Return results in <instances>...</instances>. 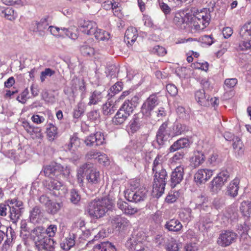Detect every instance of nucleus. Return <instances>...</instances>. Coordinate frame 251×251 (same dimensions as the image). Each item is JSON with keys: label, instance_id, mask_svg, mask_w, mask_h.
Returning a JSON list of instances; mask_svg holds the SVG:
<instances>
[{"label": "nucleus", "instance_id": "f257e3e1", "mask_svg": "<svg viewBox=\"0 0 251 251\" xmlns=\"http://www.w3.org/2000/svg\"><path fill=\"white\" fill-rule=\"evenodd\" d=\"M45 175L50 177L46 187L52 191V194L55 196L64 195L67 191V188L59 180L67 179L70 174V169L68 166H63L60 164L53 163L45 167Z\"/></svg>", "mask_w": 251, "mask_h": 251}, {"label": "nucleus", "instance_id": "f03ea898", "mask_svg": "<svg viewBox=\"0 0 251 251\" xmlns=\"http://www.w3.org/2000/svg\"><path fill=\"white\" fill-rule=\"evenodd\" d=\"M159 103L158 98L154 95H151L142 105V114L152 119L159 120L160 117L165 116L166 113L163 108L158 107Z\"/></svg>", "mask_w": 251, "mask_h": 251}, {"label": "nucleus", "instance_id": "7ed1b4c3", "mask_svg": "<svg viewBox=\"0 0 251 251\" xmlns=\"http://www.w3.org/2000/svg\"><path fill=\"white\" fill-rule=\"evenodd\" d=\"M31 238L39 250L53 251L54 249V241L46 235L45 229L42 226L35 228L31 231Z\"/></svg>", "mask_w": 251, "mask_h": 251}, {"label": "nucleus", "instance_id": "20e7f679", "mask_svg": "<svg viewBox=\"0 0 251 251\" xmlns=\"http://www.w3.org/2000/svg\"><path fill=\"white\" fill-rule=\"evenodd\" d=\"M112 200L107 198L95 199L89 203L87 211L93 218H100L112 208Z\"/></svg>", "mask_w": 251, "mask_h": 251}, {"label": "nucleus", "instance_id": "39448f33", "mask_svg": "<svg viewBox=\"0 0 251 251\" xmlns=\"http://www.w3.org/2000/svg\"><path fill=\"white\" fill-rule=\"evenodd\" d=\"M140 186L138 180H132L130 182V188L125 191L126 199L129 201L137 203L144 201L147 197V190Z\"/></svg>", "mask_w": 251, "mask_h": 251}, {"label": "nucleus", "instance_id": "423d86ee", "mask_svg": "<svg viewBox=\"0 0 251 251\" xmlns=\"http://www.w3.org/2000/svg\"><path fill=\"white\" fill-rule=\"evenodd\" d=\"M77 180L79 183L83 182L84 176L89 183L97 184L100 180V173L91 163H87L81 166L77 171Z\"/></svg>", "mask_w": 251, "mask_h": 251}, {"label": "nucleus", "instance_id": "0eeeda50", "mask_svg": "<svg viewBox=\"0 0 251 251\" xmlns=\"http://www.w3.org/2000/svg\"><path fill=\"white\" fill-rule=\"evenodd\" d=\"M154 173L152 195L156 198H159L164 193L168 178L167 173L164 168L159 171H154Z\"/></svg>", "mask_w": 251, "mask_h": 251}, {"label": "nucleus", "instance_id": "6e6552de", "mask_svg": "<svg viewBox=\"0 0 251 251\" xmlns=\"http://www.w3.org/2000/svg\"><path fill=\"white\" fill-rule=\"evenodd\" d=\"M170 136H172L171 127H168L167 122H165L160 126L157 132L156 142L158 146H156V148H160L165 144Z\"/></svg>", "mask_w": 251, "mask_h": 251}, {"label": "nucleus", "instance_id": "1a4fd4ad", "mask_svg": "<svg viewBox=\"0 0 251 251\" xmlns=\"http://www.w3.org/2000/svg\"><path fill=\"white\" fill-rule=\"evenodd\" d=\"M237 236V234L232 230H223L220 234L217 242L219 246L226 247L235 242Z\"/></svg>", "mask_w": 251, "mask_h": 251}, {"label": "nucleus", "instance_id": "9d476101", "mask_svg": "<svg viewBox=\"0 0 251 251\" xmlns=\"http://www.w3.org/2000/svg\"><path fill=\"white\" fill-rule=\"evenodd\" d=\"M191 15L184 13H176L173 20L174 23L181 29H190Z\"/></svg>", "mask_w": 251, "mask_h": 251}, {"label": "nucleus", "instance_id": "9b49d317", "mask_svg": "<svg viewBox=\"0 0 251 251\" xmlns=\"http://www.w3.org/2000/svg\"><path fill=\"white\" fill-rule=\"evenodd\" d=\"M48 19V17H45L41 19L39 22H33L30 27L31 30L34 32L37 33L40 36H44L46 34L45 30L48 28L49 25Z\"/></svg>", "mask_w": 251, "mask_h": 251}, {"label": "nucleus", "instance_id": "f8f14e48", "mask_svg": "<svg viewBox=\"0 0 251 251\" xmlns=\"http://www.w3.org/2000/svg\"><path fill=\"white\" fill-rule=\"evenodd\" d=\"M8 202L12 211L11 216L17 222L22 215V210L24 208L23 203L22 201L16 199L8 201Z\"/></svg>", "mask_w": 251, "mask_h": 251}, {"label": "nucleus", "instance_id": "ddd939ff", "mask_svg": "<svg viewBox=\"0 0 251 251\" xmlns=\"http://www.w3.org/2000/svg\"><path fill=\"white\" fill-rule=\"evenodd\" d=\"M213 175V171L210 169H203L199 170L195 174L194 179L197 184L205 183Z\"/></svg>", "mask_w": 251, "mask_h": 251}, {"label": "nucleus", "instance_id": "4468645a", "mask_svg": "<svg viewBox=\"0 0 251 251\" xmlns=\"http://www.w3.org/2000/svg\"><path fill=\"white\" fill-rule=\"evenodd\" d=\"M111 224L113 227L117 230H124L130 225L129 221L126 218L120 215L112 217Z\"/></svg>", "mask_w": 251, "mask_h": 251}, {"label": "nucleus", "instance_id": "2eb2a0df", "mask_svg": "<svg viewBox=\"0 0 251 251\" xmlns=\"http://www.w3.org/2000/svg\"><path fill=\"white\" fill-rule=\"evenodd\" d=\"M210 13V10L209 8H203L201 10H198L195 15H193L195 17V19H197L199 21L201 20L203 22L202 25H201V26L198 25L199 28H205L208 25L211 19Z\"/></svg>", "mask_w": 251, "mask_h": 251}, {"label": "nucleus", "instance_id": "dca6fc26", "mask_svg": "<svg viewBox=\"0 0 251 251\" xmlns=\"http://www.w3.org/2000/svg\"><path fill=\"white\" fill-rule=\"evenodd\" d=\"M105 139L103 133L97 132L94 134L88 136L84 140L87 146H100L104 143Z\"/></svg>", "mask_w": 251, "mask_h": 251}, {"label": "nucleus", "instance_id": "f3484780", "mask_svg": "<svg viewBox=\"0 0 251 251\" xmlns=\"http://www.w3.org/2000/svg\"><path fill=\"white\" fill-rule=\"evenodd\" d=\"M184 176V167L182 166L176 167L171 176V185L175 187L182 180Z\"/></svg>", "mask_w": 251, "mask_h": 251}, {"label": "nucleus", "instance_id": "a211bd4d", "mask_svg": "<svg viewBox=\"0 0 251 251\" xmlns=\"http://www.w3.org/2000/svg\"><path fill=\"white\" fill-rule=\"evenodd\" d=\"M79 29L83 33L87 35H92L95 33L97 29V24L91 21H83L79 23Z\"/></svg>", "mask_w": 251, "mask_h": 251}, {"label": "nucleus", "instance_id": "6ab92c4d", "mask_svg": "<svg viewBox=\"0 0 251 251\" xmlns=\"http://www.w3.org/2000/svg\"><path fill=\"white\" fill-rule=\"evenodd\" d=\"M117 205L126 215H133L138 211V209L137 208L133 207L126 201L121 200H118Z\"/></svg>", "mask_w": 251, "mask_h": 251}, {"label": "nucleus", "instance_id": "aec40b11", "mask_svg": "<svg viewBox=\"0 0 251 251\" xmlns=\"http://www.w3.org/2000/svg\"><path fill=\"white\" fill-rule=\"evenodd\" d=\"M137 30L135 27H128L125 33V41L128 44L132 45L137 38Z\"/></svg>", "mask_w": 251, "mask_h": 251}, {"label": "nucleus", "instance_id": "412c9836", "mask_svg": "<svg viewBox=\"0 0 251 251\" xmlns=\"http://www.w3.org/2000/svg\"><path fill=\"white\" fill-rule=\"evenodd\" d=\"M209 97L206 95L205 91L203 89L197 91L195 93V99L201 105L208 106L210 102L209 101Z\"/></svg>", "mask_w": 251, "mask_h": 251}, {"label": "nucleus", "instance_id": "4be33fe9", "mask_svg": "<svg viewBox=\"0 0 251 251\" xmlns=\"http://www.w3.org/2000/svg\"><path fill=\"white\" fill-rule=\"evenodd\" d=\"M189 146V141L186 138H182L175 142L170 147V152H174L181 149L187 148Z\"/></svg>", "mask_w": 251, "mask_h": 251}, {"label": "nucleus", "instance_id": "5701e85b", "mask_svg": "<svg viewBox=\"0 0 251 251\" xmlns=\"http://www.w3.org/2000/svg\"><path fill=\"white\" fill-rule=\"evenodd\" d=\"M226 182V179L224 180L221 178V176L215 177L210 183V191L214 193H218Z\"/></svg>", "mask_w": 251, "mask_h": 251}, {"label": "nucleus", "instance_id": "b1692460", "mask_svg": "<svg viewBox=\"0 0 251 251\" xmlns=\"http://www.w3.org/2000/svg\"><path fill=\"white\" fill-rule=\"evenodd\" d=\"M205 161V156L202 152L196 151L194 155L191 158L190 162L191 165L194 168H197L201 165Z\"/></svg>", "mask_w": 251, "mask_h": 251}, {"label": "nucleus", "instance_id": "393cba45", "mask_svg": "<svg viewBox=\"0 0 251 251\" xmlns=\"http://www.w3.org/2000/svg\"><path fill=\"white\" fill-rule=\"evenodd\" d=\"M165 227L169 231L178 232L183 226L178 220L173 219L166 222Z\"/></svg>", "mask_w": 251, "mask_h": 251}, {"label": "nucleus", "instance_id": "a878e982", "mask_svg": "<svg viewBox=\"0 0 251 251\" xmlns=\"http://www.w3.org/2000/svg\"><path fill=\"white\" fill-rule=\"evenodd\" d=\"M239 184V179L238 178H235L233 179L229 184L227 187L226 191L227 195L230 196L231 197H235L238 193V190L239 189L238 185Z\"/></svg>", "mask_w": 251, "mask_h": 251}, {"label": "nucleus", "instance_id": "bb28decb", "mask_svg": "<svg viewBox=\"0 0 251 251\" xmlns=\"http://www.w3.org/2000/svg\"><path fill=\"white\" fill-rule=\"evenodd\" d=\"M93 251H116L114 245L109 242H101L94 248Z\"/></svg>", "mask_w": 251, "mask_h": 251}, {"label": "nucleus", "instance_id": "cd10ccee", "mask_svg": "<svg viewBox=\"0 0 251 251\" xmlns=\"http://www.w3.org/2000/svg\"><path fill=\"white\" fill-rule=\"evenodd\" d=\"M104 95L103 93L97 90L95 91L89 98L88 104L91 105L99 103L104 98Z\"/></svg>", "mask_w": 251, "mask_h": 251}, {"label": "nucleus", "instance_id": "c85d7f7f", "mask_svg": "<svg viewBox=\"0 0 251 251\" xmlns=\"http://www.w3.org/2000/svg\"><path fill=\"white\" fill-rule=\"evenodd\" d=\"M75 244L74 240V235H70L69 237L65 239L60 244L62 249L65 251L69 250L71 248L73 247Z\"/></svg>", "mask_w": 251, "mask_h": 251}, {"label": "nucleus", "instance_id": "c756f323", "mask_svg": "<svg viewBox=\"0 0 251 251\" xmlns=\"http://www.w3.org/2000/svg\"><path fill=\"white\" fill-rule=\"evenodd\" d=\"M172 136H176L183 133L186 129L185 126L178 123H175L171 127Z\"/></svg>", "mask_w": 251, "mask_h": 251}, {"label": "nucleus", "instance_id": "7c9ffc66", "mask_svg": "<svg viewBox=\"0 0 251 251\" xmlns=\"http://www.w3.org/2000/svg\"><path fill=\"white\" fill-rule=\"evenodd\" d=\"M240 210L245 216H251V202L249 201H243L240 206Z\"/></svg>", "mask_w": 251, "mask_h": 251}, {"label": "nucleus", "instance_id": "2f4dec72", "mask_svg": "<svg viewBox=\"0 0 251 251\" xmlns=\"http://www.w3.org/2000/svg\"><path fill=\"white\" fill-rule=\"evenodd\" d=\"M1 16L10 21H13L17 17V14L12 8L7 7L1 11Z\"/></svg>", "mask_w": 251, "mask_h": 251}, {"label": "nucleus", "instance_id": "473e14b6", "mask_svg": "<svg viewBox=\"0 0 251 251\" xmlns=\"http://www.w3.org/2000/svg\"><path fill=\"white\" fill-rule=\"evenodd\" d=\"M116 110L114 103L111 101L106 102L102 106L103 113L105 115H108L113 114Z\"/></svg>", "mask_w": 251, "mask_h": 251}, {"label": "nucleus", "instance_id": "72a5a7b5", "mask_svg": "<svg viewBox=\"0 0 251 251\" xmlns=\"http://www.w3.org/2000/svg\"><path fill=\"white\" fill-rule=\"evenodd\" d=\"M191 15L190 22V28H191V31H196L202 30L205 28H199L198 25L201 26L203 23L201 20H197L195 19V17L193 16L192 14Z\"/></svg>", "mask_w": 251, "mask_h": 251}, {"label": "nucleus", "instance_id": "f704fd0d", "mask_svg": "<svg viewBox=\"0 0 251 251\" xmlns=\"http://www.w3.org/2000/svg\"><path fill=\"white\" fill-rule=\"evenodd\" d=\"M94 35L96 39L101 41L108 40L110 38V34L101 29H96Z\"/></svg>", "mask_w": 251, "mask_h": 251}, {"label": "nucleus", "instance_id": "c9c22d12", "mask_svg": "<svg viewBox=\"0 0 251 251\" xmlns=\"http://www.w3.org/2000/svg\"><path fill=\"white\" fill-rule=\"evenodd\" d=\"M61 206L60 203L53 202L50 201L46 208L48 213L54 214L59 210Z\"/></svg>", "mask_w": 251, "mask_h": 251}, {"label": "nucleus", "instance_id": "e433bc0d", "mask_svg": "<svg viewBox=\"0 0 251 251\" xmlns=\"http://www.w3.org/2000/svg\"><path fill=\"white\" fill-rule=\"evenodd\" d=\"M8 212V218L10 219V220L14 224L16 223V220H15L13 217L11 216V213L12 214V211L10 207L9 206L8 203L7 205H3L0 206V215L1 216H7V212Z\"/></svg>", "mask_w": 251, "mask_h": 251}, {"label": "nucleus", "instance_id": "4c0bfd02", "mask_svg": "<svg viewBox=\"0 0 251 251\" xmlns=\"http://www.w3.org/2000/svg\"><path fill=\"white\" fill-rule=\"evenodd\" d=\"M80 50L84 56H92L95 53L93 48L90 47L86 43H84L80 47Z\"/></svg>", "mask_w": 251, "mask_h": 251}, {"label": "nucleus", "instance_id": "58836bf2", "mask_svg": "<svg viewBox=\"0 0 251 251\" xmlns=\"http://www.w3.org/2000/svg\"><path fill=\"white\" fill-rule=\"evenodd\" d=\"M6 230V237L7 239L4 242V246L5 248L6 246H9L12 243L13 239L15 238V234L14 231L13 230L11 227L7 228L5 229Z\"/></svg>", "mask_w": 251, "mask_h": 251}, {"label": "nucleus", "instance_id": "ea45409f", "mask_svg": "<svg viewBox=\"0 0 251 251\" xmlns=\"http://www.w3.org/2000/svg\"><path fill=\"white\" fill-rule=\"evenodd\" d=\"M238 83L236 78H226L224 82V88L225 90H229L233 88Z\"/></svg>", "mask_w": 251, "mask_h": 251}, {"label": "nucleus", "instance_id": "a19ab883", "mask_svg": "<svg viewBox=\"0 0 251 251\" xmlns=\"http://www.w3.org/2000/svg\"><path fill=\"white\" fill-rule=\"evenodd\" d=\"M179 216L183 221H189L191 218V210L188 208H184L181 210Z\"/></svg>", "mask_w": 251, "mask_h": 251}, {"label": "nucleus", "instance_id": "79ce46f5", "mask_svg": "<svg viewBox=\"0 0 251 251\" xmlns=\"http://www.w3.org/2000/svg\"><path fill=\"white\" fill-rule=\"evenodd\" d=\"M239 34L242 39L248 40L251 38V32L246 23L241 27Z\"/></svg>", "mask_w": 251, "mask_h": 251}, {"label": "nucleus", "instance_id": "37998d69", "mask_svg": "<svg viewBox=\"0 0 251 251\" xmlns=\"http://www.w3.org/2000/svg\"><path fill=\"white\" fill-rule=\"evenodd\" d=\"M163 158L162 156L160 155H158L154 160L152 167V171H159L160 170L164 169L162 166Z\"/></svg>", "mask_w": 251, "mask_h": 251}, {"label": "nucleus", "instance_id": "c03bdc74", "mask_svg": "<svg viewBox=\"0 0 251 251\" xmlns=\"http://www.w3.org/2000/svg\"><path fill=\"white\" fill-rule=\"evenodd\" d=\"M80 140L76 137H73L70 139L69 144L68 145V149L70 151H75L80 146Z\"/></svg>", "mask_w": 251, "mask_h": 251}, {"label": "nucleus", "instance_id": "a18cd8bd", "mask_svg": "<svg viewBox=\"0 0 251 251\" xmlns=\"http://www.w3.org/2000/svg\"><path fill=\"white\" fill-rule=\"evenodd\" d=\"M55 74V71L50 68H46L40 74V80L43 83L48 77H50Z\"/></svg>", "mask_w": 251, "mask_h": 251}, {"label": "nucleus", "instance_id": "49530a36", "mask_svg": "<svg viewBox=\"0 0 251 251\" xmlns=\"http://www.w3.org/2000/svg\"><path fill=\"white\" fill-rule=\"evenodd\" d=\"M120 109L122 110V111L126 112L130 116L133 113L134 109L133 106L129 104V100H126L123 103Z\"/></svg>", "mask_w": 251, "mask_h": 251}, {"label": "nucleus", "instance_id": "de8ad7c7", "mask_svg": "<svg viewBox=\"0 0 251 251\" xmlns=\"http://www.w3.org/2000/svg\"><path fill=\"white\" fill-rule=\"evenodd\" d=\"M84 112V104L82 103H79L76 108L74 109V117L75 118H78Z\"/></svg>", "mask_w": 251, "mask_h": 251}, {"label": "nucleus", "instance_id": "09e8293b", "mask_svg": "<svg viewBox=\"0 0 251 251\" xmlns=\"http://www.w3.org/2000/svg\"><path fill=\"white\" fill-rule=\"evenodd\" d=\"M167 250L168 251H178L179 247L176 240L173 238L166 244Z\"/></svg>", "mask_w": 251, "mask_h": 251}, {"label": "nucleus", "instance_id": "8fccbe9b", "mask_svg": "<svg viewBox=\"0 0 251 251\" xmlns=\"http://www.w3.org/2000/svg\"><path fill=\"white\" fill-rule=\"evenodd\" d=\"M63 28H59L54 26H50L48 29L50 33L55 36H63L64 32L62 30Z\"/></svg>", "mask_w": 251, "mask_h": 251}, {"label": "nucleus", "instance_id": "3c124183", "mask_svg": "<svg viewBox=\"0 0 251 251\" xmlns=\"http://www.w3.org/2000/svg\"><path fill=\"white\" fill-rule=\"evenodd\" d=\"M134 152L131 150L129 147H127L124 149L122 150L121 152V155L129 161V159H131L133 157V154Z\"/></svg>", "mask_w": 251, "mask_h": 251}, {"label": "nucleus", "instance_id": "603ef678", "mask_svg": "<svg viewBox=\"0 0 251 251\" xmlns=\"http://www.w3.org/2000/svg\"><path fill=\"white\" fill-rule=\"evenodd\" d=\"M127 119L123 115L117 112L113 119V123L115 125H121L124 123Z\"/></svg>", "mask_w": 251, "mask_h": 251}, {"label": "nucleus", "instance_id": "864d4df0", "mask_svg": "<svg viewBox=\"0 0 251 251\" xmlns=\"http://www.w3.org/2000/svg\"><path fill=\"white\" fill-rule=\"evenodd\" d=\"M80 200V196L75 189H72L70 193V200L74 204H77Z\"/></svg>", "mask_w": 251, "mask_h": 251}, {"label": "nucleus", "instance_id": "5fc2aeb1", "mask_svg": "<svg viewBox=\"0 0 251 251\" xmlns=\"http://www.w3.org/2000/svg\"><path fill=\"white\" fill-rule=\"evenodd\" d=\"M57 228L56 226L54 225H50L48 227L45 229L46 235L50 237H53L55 236L57 232Z\"/></svg>", "mask_w": 251, "mask_h": 251}, {"label": "nucleus", "instance_id": "6e6d98bb", "mask_svg": "<svg viewBox=\"0 0 251 251\" xmlns=\"http://www.w3.org/2000/svg\"><path fill=\"white\" fill-rule=\"evenodd\" d=\"M74 29L75 30V32H74L73 31L71 30L70 29H67L65 27H63L62 29V30L64 32L66 36L73 40H75L77 39L78 35L76 29L75 28Z\"/></svg>", "mask_w": 251, "mask_h": 251}, {"label": "nucleus", "instance_id": "4d7b16f0", "mask_svg": "<svg viewBox=\"0 0 251 251\" xmlns=\"http://www.w3.org/2000/svg\"><path fill=\"white\" fill-rule=\"evenodd\" d=\"M184 153L183 151L176 152L171 158L173 162L181 163L183 161Z\"/></svg>", "mask_w": 251, "mask_h": 251}, {"label": "nucleus", "instance_id": "13d9d810", "mask_svg": "<svg viewBox=\"0 0 251 251\" xmlns=\"http://www.w3.org/2000/svg\"><path fill=\"white\" fill-rule=\"evenodd\" d=\"M233 148L234 150L240 151L242 150L243 145L240 139L238 137H234L233 139Z\"/></svg>", "mask_w": 251, "mask_h": 251}, {"label": "nucleus", "instance_id": "bf43d9fd", "mask_svg": "<svg viewBox=\"0 0 251 251\" xmlns=\"http://www.w3.org/2000/svg\"><path fill=\"white\" fill-rule=\"evenodd\" d=\"M153 53L157 54L159 56H164L166 53L165 49L161 46H156L152 50Z\"/></svg>", "mask_w": 251, "mask_h": 251}, {"label": "nucleus", "instance_id": "052dcab7", "mask_svg": "<svg viewBox=\"0 0 251 251\" xmlns=\"http://www.w3.org/2000/svg\"><path fill=\"white\" fill-rule=\"evenodd\" d=\"M140 127L139 120L138 118H134L130 121V127L132 132L136 131Z\"/></svg>", "mask_w": 251, "mask_h": 251}, {"label": "nucleus", "instance_id": "680f3d73", "mask_svg": "<svg viewBox=\"0 0 251 251\" xmlns=\"http://www.w3.org/2000/svg\"><path fill=\"white\" fill-rule=\"evenodd\" d=\"M47 133L50 137L53 138L57 134V128L54 125L50 124V127L47 128Z\"/></svg>", "mask_w": 251, "mask_h": 251}, {"label": "nucleus", "instance_id": "e2e57ef3", "mask_svg": "<svg viewBox=\"0 0 251 251\" xmlns=\"http://www.w3.org/2000/svg\"><path fill=\"white\" fill-rule=\"evenodd\" d=\"M166 90L168 93L172 96H176L177 93L176 87L173 84H169L166 85Z\"/></svg>", "mask_w": 251, "mask_h": 251}, {"label": "nucleus", "instance_id": "0e129e2a", "mask_svg": "<svg viewBox=\"0 0 251 251\" xmlns=\"http://www.w3.org/2000/svg\"><path fill=\"white\" fill-rule=\"evenodd\" d=\"M192 65V67L195 69H201L205 71H206L208 69V64L206 62L202 63L197 62L194 63Z\"/></svg>", "mask_w": 251, "mask_h": 251}, {"label": "nucleus", "instance_id": "69168bd1", "mask_svg": "<svg viewBox=\"0 0 251 251\" xmlns=\"http://www.w3.org/2000/svg\"><path fill=\"white\" fill-rule=\"evenodd\" d=\"M239 49L242 50H250L251 51V42L250 41H241L239 43Z\"/></svg>", "mask_w": 251, "mask_h": 251}, {"label": "nucleus", "instance_id": "338daca9", "mask_svg": "<svg viewBox=\"0 0 251 251\" xmlns=\"http://www.w3.org/2000/svg\"><path fill=\"white\" fill-rule=\"evenodd\" d=\"M122 89L123 86L122 83L118 82L116 83L115 85L111 87L110 90L114 94H115L121 91Z\"/></svg>", "mask_w": 251, "mask_h": 251}, {"label": "nucleus", "instance_id": "774afa93", "mask_svg": "<svg viewBox=\"0 0 251 251\" xmlns=\"http://www.w3.org/2000/svg\"><path fill=\"white\" fill-rule=\"evenodd\" d=\"M185 251H197L198 246L195 243L187 244L184 248Z\"/></svg>", "mask_w": 251, "mask_h": 251}]
</instances>
